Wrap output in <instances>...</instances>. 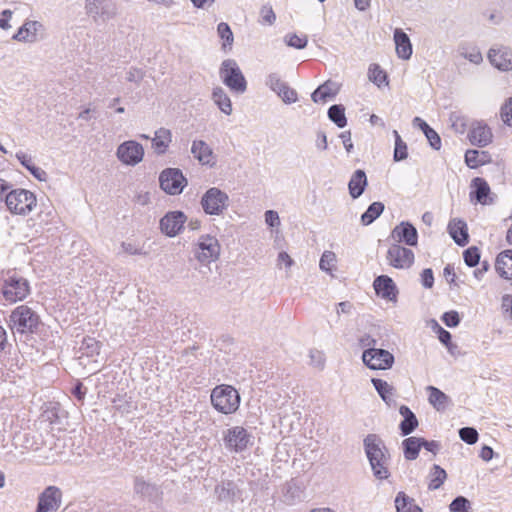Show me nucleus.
I'll return each instance as SVG.
<instances>
[{"label": "nucleus", "instance_id": "b1692460", "mask_svg": "<svg viewBox=\"0 0 512 512\" xmlns=\"http://www.w3.org/2000/svg\"><path fill=\"white\" fill-rule=\"evenodd\" d=\"M472 187H474V191L470 193L472 200L475 199L482 205L492 204L493 201L489 198L490 187L485 179L480 177L474 178L472 180Z\"/></svg>", "mask_w": 512, "mask_h": 512}, {"label": "nucleus", "instance_id": "e433bc0d", "mask_svg": "<svg viewBox=\"0 0 512 512\" xmlns=\"http://www.w3.org/2000/svg\"><path fill=\"white\" fill-rule=\"evenodd\" d=\"M336 95V89L334 88L333 83L325 82L320 85L311 95L313 102H326L327 99L332 98Z\"/></svg>", "mask_w": 512, "mask_h": 512}, {"label": "nucleus", "instance_id": "79ce46f5", "mask_svg": "<svg viewBox=\"0 0 512 512\" xmlns=\"http://www.w3.org/2000/svg\"><path fill=\"white\" fill-rule=\"evenodd\" d=\"M302 490L300 486H298L295 482L291 481L286 484L284 490V499L288 504H294L297 501H300L302 498Z\"/></svg>", "mask_w": 512, "mask_h": 512}, {"label": "nucleus", "instance_id": "bf43d9fd", "mask_svg": "<svg viewBox=\"0 0 512 512\" xmlns=\"http://www.w3.org/2000/svg\"><path fill=\"white\" fill-rule=\"evenodd\" d=\"M309 358L311 365L317 368H323L325 363V356L323 352L316 349H311L309 351Z\"/></svg>", "mask_w": 512, "mask_h": 512}, {"label": "nucleus", "instance_id": "412c9836", "mask_svg": "<svg viewBox=\"0 0 512 512\" xmlns=\"http://www.w3.org/2000/svg\"><path fill=\"white\" fill-rule=\"evenodd\" d=\"M42 24L38 21H26L13 36V39L20 42L33 43L38 39V32Z\"/></svg>", "mask_w": 512, "mask_h": 512}, {"label": "nucleus", "instance_id": "2eb2a0df", "mask_svg": "<svg viewBox=\"0 0 512 512\" xmlns=\"http://www.w3.org/2000/svg\"><path fill=\"white\" fill-rule=\"evenodd\" d=\"M487 57L491 65L498 70H512V50L508 47H491L488 51Z\"/></svg>", "mask_w": 512, "mask_h": 512}, {"label": "nucleus", "instance_id": "4468645a", "mask_svg": "<svg viewBox=\"0 0 512 512\" xmlns=\"http://www.w3.org/2000/svg\"><path fill=\"white\" fill-rule=\"evenodd\" d=\"M85 10L94 21L110 19L115 15L114 6L108 0H85Z\"/></svg>", "mask_w": 512, "mask_h": 512}, {"label": "nucleus", "instance_id": "c85d7f7f", "mask_svg": "<svg viewBox=\"0 0 512 512\" xmlns=\"http://www.w3.org/2000/svg\"><path fill=\"white\" fill-rule=\"evenodd\" d=\"M197 247L202 256H219L220 244L218 240L210 235H202L197 241Z\"/></svg>", "mask_w": 512, "mask_h": 512}, {"label": "nucleus", "instance_id": "2f4dec72", "mask_svg": "<svg viewBox=\"0 0 512 512\" xmlns=\"http://www.w3.org/2000/svg\"><path fill=\"white\" fill-rule=\"evenodd\" d=\"M422 441L423 438L420 437H409L403 440L402 446L405 459L412 461L418 457L419 451L422 448Z\"/></svg>", "mask_w": 512, "mask_h": 512}, {"label": "nucleus", "instance_id": "aec40b11", "mask_svg": "<svg viewBox=\"0 0 512 512\" xmlns=\"http://www.w3.org/2000/svg\"><path fill=\"white\" fill-rule=\"evenodd\" d=\"M392 236L394 239L400 242H404L409 246H414L417 244V230L410 223L402 222L401 224L396 226L392 231Z\"/></svg>", "mask_w": 512, "mask_h": 512}, {"label": "nucleus", "instance_id": "13d9d810", "mask_svg": "<svg viewBox=\"0 0 512 512\" xmlns=\"http://www.w3.org/2000/svg\"><path fill=\"white\" fill-rule=\"evenodd\" d=\"M441 320L444 322V324L447 327L454 328L457 327L460 323V316L457 311L451 310L448 312H445Z\"/></svg>", "mask_w": 512, "mask_h": 512}, {"label": "nucleus", "instance_id": "6e6d98bb", "mask_svg": "<svg viewBox=\"0 0 512 512\" xmlns=\"http://www.w3.org/2000/svg\"><path fill=\"white\" fill-rule=\"evenodd\" d=\"M261 23L267 25H273L276 21V15L271 5H263L260 10Z\"/></svg>", "mask_w": 512, "mask_h": 512}, {"label": "nucleus", "instance_id": "cd10ccee", "mask_svg": "<svg viewBox=\"0 0 512 512\" xmlns=\"http://www.w3.org/2000/svg\"><path fill=\"white\" fill-rule=\"evenodd\" d=\"M215 493L221 501L234 500L239 494L238 485L232 480H222L215 487Z\"/></svg>", "mask_w": 512, "mask_h": 512}, {"label": "nucleus", "instance_id": "4d7b16f0", "mask_svg": "<svg viewBox=\"0 0 512 512\" xmlns=\"http://www.w3.org/2000/svg\"><path fill=\"white\" fill-rule=\"evenodd\" d=\"M500 116L506 125L512 127V97L501 107Z\"/></svg>", "mask_w": 512, "mask_h": 512}, {"label": "nucleus", "instance_id": "49530a36", "mask_svg": "<svg viewBox=\"0 0 512 512\" xmlns=\"http://www.w3.org/2000/svg\"><path fill=\"white\" fill-rule=\"evenodd\" d=\"M265 84L276 94L280 93L287 85V83L283 81L281 76L276 72L269 73L266 76Z\"/></svg>", "mask_w": 512, "mask_h": 512}, {"label": "nucleus", "instance_id": "c03bdc74", "mask_svg": "<svg viewBox=\"0 0 512 512\" xmlns=\"http://www.w3.org/2000/svg\"><path fill=\"white\" fill-rule=\"evenodd\" d=\"M495 269L505 279H512V258H495Z\"/></svg>", "mask_w": 512, "mask_h": 512}, {"label": "nucleus", "instance_id": "f8f14e48", "mask_svg": "<svg viewBox=\"0 0 512 512\" xmlns=\"http://www.w3.org/2000/svg\"><path fill=\"white\" fill-rule=\"evenodd\" d=\"M61 504V489L56 486H48L39 494L35 512H57Z\"/></svg>", "mask_w": 512, "mask_h": 512}, {"label": "nucleus", "instance_id": "4c0bfd02", "mask_svg": "<svg viewBox=\"0 0 512 512\" xmlns=\"http://www.w3.org/2000/svg\"><path fill=\"white\" fill-rule=\"evenodd\" d=\"M447 478L446 471L440 467L439 465H433L429 473V490H437L439 489Z\"/></svg>", "mask_w": 512, "mask_h": 512}, {"label": "nucleus", "instance_id": "774afa93", "mask_svg": "<svg viewBox=\"0 0 512 512\" xmlns=\"http://www.w3.org/2000/svg\"><path fill=\"white\" fill-rule=\"evenodd\" d=\"M15 157L27 170L30 169L32 165H34L32 157L23 151L16 152Z\"/></svg>", "mask_w": 512, "mask_h": 512}, {"label": "nucleus", "instance_id": "c9c22d12", "mask_svg": "<svg viewBox=\"0 0 512 512\" xmlns=\"http://www.w3.org/2000/svg\"><path fill=\"white\" fill-rule=\"evenodd\" d=\"M397 512H422V509L414 503L404 492H399L395 498Z\"/></svg>", "mask_w": 512, "mask_h": 512}, {"label": "nucleus", "instance_id": "e2e57ef3", "mask_svg": "<svg viewBox=\"0 0 512 512\" xmlns=\"http://www.w3.org/2000/svg\"><path fill=\"white\" fill-rule=\"evenodd\" d=\"M424 134L433 149L439 150L441 148V138L434 129L430 128Z\"/></svg>", "mask_w": 512, "mask_h": 512}, {"label": "nucleus", "instance_id": "c756f323", "mask_svg": "<svg viewBox=\"0 0 512 512\" xmlns=\"http://www.w3.org/2000/svg\"><path fill=\"white\" fill-rule=\"evenodd\" d=\"M426 390L429 393L428 401L437 411H445L450 404V398L440 389L434 386H428Z\"/></svg>", "mask_w": 512, "mask_h": 512}, {"label": "nucleus", "instance_id": "052dcab7", "mask_svg": "<svg viewBox=\"0 0 512 512\" xmlns=\"http://www.w3.org/2000/svg\"><path fill=\"white\" fill-rule=\"evenodd\" d=\"M501 309L506 319L512 320V295L505 294L501 299Z\"/></svg>", "mask_w": 512, "mask_h": 512}, {"label": "nucleus", "instance_id": "37998d69", "mask_svg": "<svg viewBox=\"0 0 512 512\" xmlns=\"http://www.w3.org/2000/svg\"><path fill=\"white\" fill-rule=\"evenodd\" d=\"M368 78L371 82L381 87L383 84H388L387 74L378 64H371L368 69Z\"/></svg>", "mask_w": 512, "mask_h": 512}, {"label": "nucleus", "instance_id": "ea45409f", "mask_svg": "<svg viewBox=\"0 0 512 512\" xmlns=\"http://www.w3.org/2000/svg\"><path fill=\"white\" fill-rule=\"evenodd\" d=\"M328 117L339 128H343L347 125V119L345 116V108L343 105H340V104L332 105L328 109Z\"/></svg>", "mask_w": 512, "mask_h": 512}, {"label": "nucleus", "instance_id": "bb28decb", "mask_svg": "<svg viewBox=\"0 0 512 512\" xmlns=\"http://www.w3.org/2000/svg\"><path fill=\"white\" fill-rule=\"evenodd\" d=\"M151 140L155 153L162 155L167 151L172 141V133L169 129L162 127L155 131V135Z\"/></svg>", "mask_w": 512, "mask_h": 512}, {"label": "nucleus", "instance_id": "7c9ffc66", "mask_svg": "<svg viewBox=\"0 0 512 512\" xmlns=\"http://www.w3.org/2000/svg\"><path fill=\"white\" fill-rule=\"evenodd\" d=\"M371 382L381 397V399L388 405L392 406L395 404L394 400V387L390 385L387 381L378 379V378H372Z\"/></svg>", "mask_w": 512, "mask_h": 512}, {"label": "nucleus", "instance_id": "72a5a7b5", "mask_svg": "<svg viewBox=\"0 0 512 512\" xmlns=\"http://www.w3.org/2000/svg\"><path fill=\"white\" fill-rule=\"evenodd\" d=\"M458 53L472 64L480 65L483 62L482 53L477 46L461 44L458 48Z\"/></svg>", "mask_w": 512, "mask_h": 512}, {"label": "nucleus", "instance_id": "69168bd1", "mask_svg": "<svg viewBox=\"0 0 512 512\" xmlns=\"http://www.w3.org/2000/svg\"><path fill=\"white\" fill-rule=\"evenodd\" d=\"M337 258H320V269L329 273L331 276H334L332 274L333 269L336 266Z\"/></svg>", "mask_w": 512, "mask_h": 512}, {"label": "nucleus", "instance_id": "6ab92c4d", "mask_svg": "<svg viewBox=\"0 0 512 512\" xmlns=\"http://www.w3.org/2000/svg\"><path fill=\"white\" fill-rule=\"evenodd\" d=\"M468 138L472 145L485 147L492 141V132L486 124L477 122L471 127Z\"/></svg>", "mask_w": 512, "mask_h": 512}, {"label": "nucleus", "instance_id": "9d476101", "mask_svg": "<svg viewBox=\"0 0 512 512\" xmlns=\"http://www.w3.org/2000/svg\"><path fill=\"white\" fill-rule=\"evenodd\" d=\"M144 154V147L135 140L124 141L116 150L117 159L127 166H136L142 162Z\"/></svg>", "mask_w": 512, "mask_h": 512}, {"label": "nucleus", "instance_id": "f3484780", "mask_svg": "<svg viewBox=\"0 0 512 512\" xmlns=\"http://www.w3.org/2000/svg\"><path fill=\"white\" fill-rule=\"evenodd\" d=\"M375 292L378 296L389 301H395L397 298V288L393 280L386 275H380L375 278L373 283Z\"/></svg>", "mask_w": 512, "mask_h": 512}, {"label": "nucleus", "instance_id": "f03ea898", "mask_svg": "<svg viewBox=\"0 0 512 512\" xmlns=\"http://www.w3.org/2000/svg\"><path fill=\"white\" fill-rule=\"evenodd\" d=\"M212 406L222 414H232L240 405L238 391L230 385H218L211 392Z\"/></svg>", "mask_w": 512, "mask_h": 512}, {"label": "nucleus", "instance_id": "f704fd0d", "mask_svg": "<svg viewBox=\"0 0 512 512\" xmlns=\"http://www.w3.org/2000/svg\"><path fill=\"white\" fill-rule=\"evenodd\" d=\"M100 348L101 343L97 341L95 338L89 336L84 337L79 347V352L81 353L80 358H82L83 356L94 357L96 355H99Z\"/></svg>", "mask_w": 512, "mask_h": 512}, {"label": "nucleus", "instance_id": "3c124183", "mask_svg": "<svg viewBox=\"0 0 512 512\" xmlns=\"http://www.w3.org/2000/svg\"><path fill=\"white\" fill-rule=\"evenodd\" d=\"M459 437L465 443L472 445L478 441L479 434L473 427H463L459 429Z\"/></svg>", "mask_w": 512, "mask_h": 512}, {"label": "nucleus", "instance_id": "a211bd4d", "mask_svg": "<svg viewBox=\"0 0 512 512\" xmlns=\"http://www.w3.org/2000/svg\"><path fill=\"white\" fill-rule=\"evenodd\" d=\"M134 492L150 502H157L160 500L162 494L157 485L146 482L142 477L135 478Z\"/></svg>", "mask_w": 512, "mask_h": 512}, {"label": "nucleus", "instance_id": "f257e3e1", "mask_svg": "<svg viewBox=\"0 0 512 512\" xmlns=\"http://www.w3.org/2000/svg\"><path fill=\"white\" fill-rule=\"evenodd\" d=\"M366 457L373 476L378 480L390 477V454L383 440L376 434H368L363 441Z\"/></svg>", "mask_w": 512, "mask_h": 512}, {"label": "nucleus", "instance_id": "a18cd8bd", "mask_svg": "<svg viewBox=\"0 0 512 512\" xmlns=\"http://www.w3.org/2000/svg\"><path fill=\"white\" fill-rule=\"evenodd\" d=\"M217 33L219 37L223 40L222 48L224 50H226L227 47L231 48L234 41V37L230 26L225 22L219 23L217 27Z\"/></svg>", "mask_w": 512, "mask_h": 512}, {"label": "nucleus", "instance_id": "7ed1b4c3", "mask_svg": "<svg viewBox=\"0 0 512 512\" xmlns=\"http://www.w3.org/2000/svg\"><path fill=\"white\" fill-rule=\"evenodd\" d=\"M219 75L222 82L233 92L243 94L247 89V81L234 59L222 62Z\"/></svg>", "mask_w": 512, "mask_h": 512}, {"label": "nucleus", "instance_id": "20e7f679", "mask_svg": "<svg viewBox=\"0 0 512 512\" xmlns=\"http://www.w3.org/2000/svg\"><path fill=\"white\" fill-rule=\"evenodd\" d=\"M39 324V316L28 306L16 307L10 317L9 325L18 333H33Z\"/></svg>", "mask_w": 512, "mask_h": 512}, {"label": "nucleus", "instance_id": "0eeeda50", "mask_svg": "<svg viewBox=\"0 0 512 512\" xmlns=\"http://www.w3.org/2000/svg\"><path fill=\"white\" fill-rule=\"evenodd\" d=\"M229 197L217 187L209 188L201 198V206L208 215H220L227 209Z\"/></svg>", "mask_w": 512, "mask_h": 512}, {"label": "nucleus", "instance_id": "864d4df0", "mask_svg": "<svg viewBox=\"0 0 512 512\" xmlns=\"http://www.w3.org/2000/svg\"><path fill=\"white\" fill-rule=\"evenodd\" d=\"M285 42L288 46L303 49L307 46L308 39L306 36H298L297 34H288L285 36Z\"/></svg>", "mask_w": 512, "mask_h": 512}, {"label": "nucleus", "instance_id": "603ef678", "mask_svg": "<svg viewBox=\"0 0 512 512\" xmlns=\"http://www.w3.org/2000/svg\"><path fill=\"white\" fill-rule=\"evenodd\" d=\"M470 507V501L464 496H457L449 505L451 512H469Z\"/></svg>", "mask_w": 512, "mask_h": 512}, {"label": "nucleus", "instance_id": "0e129e2a", "mask_svg": "<svg viewBox=\"0 0 512 512\" xmlns=\"http://www.w3.org/2000/svg\"><path fill=\"white\" fill-rule=\"evenodd\" d=\"M377 340L369 334H364L359 338V346L365 349H376Z\"/></svg>", "mask_w": 512, "mask_h": 512}, {"label": "nucleus", "instance_id": "58836bf2", "mask_svg": "<svg viewBox=\"0 0 512 512\" xmlns=\"http://www.w3.org/2000/svg\"><path fill=\"white\" fill-rule=\"evenodd\" d=\"M382 202H373L361 216V223L365 226L373 223L384 211Z\"/></svg>", "mask_w": 512, "mask_h": 512}, {"label": "nucleus", "instance_id": "423d86ee", "mask_svg": "<svg viewBox=\"0 0 512 512\" xmlns=\"http://www.w3.org/2000/svg\"><path fill=\"white\" fill-rule=\"evenodd\" d=\"M30 293L28 281L16 273L7 274L2 286V295L9 303L22 301Z\"/></svg>", "mask_w": 512, "mask_h": 512}, {"label": "nucleus", "instance_id": "338daca9", "mask_svg": "<svg viewBox=\"0 0 512 512\" xmlns=\"http://www.w3.org/2000/svg\"><path fill=\"white\" fill-rule=\"evenodd\" d=\"M421 281H422V285L425 288H432L433 287L434 276H433L432 269L426 268V269H424L422 271V273H421Z\"/></svg>", "mask_w": 512, "mask_h": 512}, {"label": "nucleus", "instance_id": "1a4fd4ad", "mask_svg": "<svg viewBox=\"0 0 512 512\" xmlns=\"http://www.w3.org/2000/svg\"><path fill=\"white\" fill-rule=\"evenodd\" d=\"M362 361L371 370H387L393 366L395 358L388 350L376 348L365 349Z\"/></svg>", "mask_w": 512, "mask_h": 512}, {"label": "nucleus", "instance_id": "6e6552de", "mask_svg": "<svg viewBox=\"0 0 512 512\" xmlns=\"http://www.w3.org/2000/svg\"><path fill=\"white\" fill-rule=\"evenodd\" d=\"M223 441L228 450L240 453L253 444V437L244 427L234 426L224 433Z\"/></svg>", "mask_w": 512, "mask_h": 512}, {"label": "nucleus", "instance_id": "a878e982", "mask_svg": "<svg viewBox=\"0 0 512 512\" xmlns=\"http://www.w3.org/2000/svg\"><path fill=\"white\" fill-rule=\"evenodd\" d=\"M399 413L403 417L399 424L401 435L407 436L418 427V419L415 413L406 405L400 406Z\"/></svg>", "mask_w": 512, "mask_h": 512}, {"label": "nucleus", "instance_id": "09e8293b", "mask_svg": "<svg viewBox=\"0 0 512 512\" xmlns=\"http://www.w3.org/2000/svg\"><path fill=\"white\" fill-rule=\"evenodd\" d=\"M463 259L465 261V264L470 268H474L479 265L481 266V268L475 269L473 271L475 278H477L478 280H480L482 278L484 272H486L489 267V264L486 260L480 261L481 258H463Z\"/></svg>", "mask_w": 512, "mask_h": 512}, {"label": "nucleus", "instance_id": "8fccbe9b", "mask_svg": "<svg viewBox=\"0 0 512 512\" xmlns=\"http://www.w3.org/2000/svg\"><path fill=\"white\" fill-rule=\"evenodd\" d=\"M436 332L438 334L439 341L446 346L449 352H452V348H458V346L452 343L451 333L444 328H442L436 321H434Z\"/></svg>", "mask_w": 512, "mask_h": 512}, {"label": "nucleus", "instance_id": "de8ad7c7", "mask_svg": "<svg viewBox=\"0 0 512 512\" xmlns=\"http://www.w3.org/2000/svg\"><path fill=\"white\" fill-rule=\"evenodd\" d=\"M393 134L395 136V148L393 158L397 162L405 160L408 157L407 145L401 139L400 135L396 130L393 131Z\"/></svg>", "mask_w": 512, "mask_h": 512}, {"label": "nucleus", "instance_id": "39448f33", "mask_svg": "<svg viewBox=\"0 0 512 512\" xmlns=\"http://www.w3.org/2000/svg\"><path fill=\"white\" fill-rule=\"evenodd\" d=\"M5 202L11 213L25 215L36 206V197L31 191L18 188L6 195Z\"/></svg>", "mask_w": 512, "mask_h": 512}, {"label": "nucleus", "instance_id": "dca6fc26", "mask_svg": "<svg viewBox=\"0 0 512 512\" xmlns=\"http://www.w3.org/2000/svg\"><path fill=\"white\" fill-rule=\"evenodd\" d=\"M191 153L201 165L213 167L216 164V157L212 148L203 140L192 142Z\"/></svg>", "mask_w": 512, "mask_h": 512}, {"label": "nucleus", "instance_id": "9b49d317", "mask_svg": "<svg viewBox=\"0 0 512 512\" xmlns=\"http://www.w3.org/2000/svg\"><path fill=\"white\" fill-rule=\"evenodd\" d=\"M160 187L170 195L180 194L187 185V180L178 168H167L159 176Z\"/></svg>", "mask_w": 512, "mask_h": 512}, {"label": "nucleus", "instance_id": "393cba45", "mask_svg": "<svg viewBox=\"0 0 512 512\" xmlns=\"http://www.w3.org/2000/svg\"><path fill=\"white\" fill-rule=\"evenodd\" d=\"M367 185L368 181L364 170L358 169L354 171L348 182V190L351 198H359L363 194Z\"/></svg>", "mask_w": 512, "mask_h": 512}, {"label": "nucleus", "instance_id": "4be33fe9", "mask_svg": "<svg viewBox=\"0 0 512 512\" xmlns=\"http://www.w3.org/2000/svg\"><path fill=\"white\" fill-rule=\"evenodd\" d=\"M394 42L396 54L403 60H408L412 55V44L409 36L400 28L394 30Z\"/></svg>", "mask_w": 512, "mask_h": 512}, {"label": "nucleus", "instance_id": "680f3d73", "mask_svg": "<svg viewBox=\"0 0 512 512\" xmlns=\"http://www.w3.org/2000/svg\"><path fill=\"white\" fill-rule=\"evenodd\" d=\"M265 216V223L270 228H277L280 226L281 221L278 212L274 210H267L264 214Z\"/></svg>", "mask_w": 512, "mask_h": 512}, {"label": "nucleus", "instance_id": "5701e85b", "mask_svg": "<svg viewBox=\"0 0 512 512\" xmlns=\"http://www.w3.org/2000/svg\"><path fill=\"white\" fill-rule=\"evenodd\" d=\"M448 232L452 239L459 246H465L468 243V228L465 221L454 218L448 224Z\"/></svg>", "mask_w": 512, "mask_h": 512}, {"label": "nucleus", "instance_id": "5fc2aeb1", "mask_svg": "<svg viewBox=\"0 0 512 512\" xmlns=\"http://www.w3.org/2000/svg\"><path fill=\"white\" fill-rule=\"evenodd\" d=\"M285 104H292L297 102L298 94L295 89L291 88L288 84L277 94Z\"/></svg>", "mask_w": 512, "mask_h": 512}, {"label": "nucleus", "instance_id": "473e14b6", "mask_svg": "<svg viewBox=\"0 0 512 512\" xmlns=\"http://www.w3.org/2000/svg\"><path fill=\"white\" fill-rule=\"evenodd\" d=\"M212 100L226 115L232 113V103L227 93L221 87H215L212 91Z\"/></svg>", "mask_w": 512, "mask_h": 512}, {"label": "nucleus", "instance_id": "a19ab883", "mask_svg": "<svg viewBox=\"0 0 512 512\" xmlns=\"http://www.w3.org/2000/svg\"><path fill=\"white\" fill-rule=\"evenodd\" d=\"M486 155L487 153L478 150H467L465 153V163L470 168H477L486 163Z\"/></svg>", "mask_w": 512, "mask_h": 512}, {"label": "nucleus", "instance_id": "ddd939ff", "mask_svg": "<svg viewBox=\"0 0 512 512\" xmlns=\"http://www.w3.org/2000/svg\"><path fill=\"white\" fill-rule=\"evenodd\" d=\"M186 220L187 217L182 211H170L161 218L160 230L166 236L174 237L184 228Z\"/></svg>", "mask_w": 512, "mask_h": 512}]
</instances>
